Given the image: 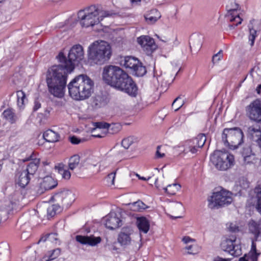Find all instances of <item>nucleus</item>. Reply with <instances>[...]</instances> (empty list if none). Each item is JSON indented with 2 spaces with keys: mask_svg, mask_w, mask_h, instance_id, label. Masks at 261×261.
<instances>
[{
  "mask_svg": "<svg viewBox=\"0 0 261 261\" xmlns=\"http://www.w3.org/2000/svg\"><path fill=\"white\" fill-rule=\"evenodd\" d=\"M84 55L83 47L79 44L74 45L70 49L67 58L63 53H59L57 58L60 64L53 66L48 70L46 79L49 91L54 96L63 97L67 74L83 59Z\"/></svg>",
  "mask_w": 261,
  "mask_h": 261,
  "instance_id": "obj_1",
  "label": "nucleus"
},
{
  "mask_svg": "<svg viewBox=\"0 0 261 261\" xmlns=\"http://www.w3.org/2000/svg\"><path fill=\"white\" fill-rule=\"evenodd\" d=\"M102 79L107 84L129 95L135 96L137 95L138 88L133 79L118 66H105L103 69Z\"/></svg>",
  "mask_w": 261,
  "mask_h": 261,
  "instance_id": "obj_2",
  "label": "nucleus"
},
{
  "mask_svg": "<svg viewBox=\"0 0 261 261\" xmlns=\"http://www.w3.org/2000/svg\"><path fill=\"white\" fill-rule=\"evenodd\" d=\"M93 85V81L87 75H80L68 84L69 94L76 100L86 99L91 96Z\"/></svg>",
  "mask_w": 261,
  "mask_h": 261,
  "instance_id": "obj_3",
  "label": "nucleus"
},
{
  "mask_svg": "<svg viewBox=\"0 0 261 261\" xmlns=\"http://www.w3.org/2000/svg\"><path fill=\"white\" fill-rule=\"evenodd\" d=\"M109 12L102 9L100 6L91 5L78 12V18L83 27H93L99 23L102 19L110 16Z\"/></svg>",
  "mask_w": 261,
  "mask_h": 261,
  "instance_id": "obj_4",
  "label": "nucleus"
},
{
  "mask_svg": "<svg viewBox=\"0 0 261 261\" xmlns=\"http://www.w3.org/2000/svg\"><path fill=\"white\" fill-rule=\"evenodd\" d=\"M111 56V47L104 41H95L88 48V58L97 64H102L109 60Z\"/></svg>",
  "mask_w": 261,
  "mask_h": 261,
  "instance_id": "obj_5",
  "label": "nucleus"
},
{
  "mask_svg": "<svg viewBox=\"0 0 261 261\" xmlns=\"http://www.w3.org/2000/svg\"><path fill=\"white\" fill-rule=\"evenodd\" d=\"M211 162L220 171H226L235 163L234 156L228 151L215 150L211 156Z\"/></svg>",
  "mask_w": 261,
  "mask_h": 261,
  "instance_id": "obj_6",
  "label": "nucleus"
},
{
  "mask_svg": "<svg viewBox=\"0 0 261 261\" xmlns=\"http://www.w3.org/2000/svg\"><path fill=\"white\" fill-rule=\"evenodd\" d=\"M243 134L239 127L225 128L222 134V140L225 146L235 149L243 142Z\"/></svg>",
  "mask_w": 261,
  "mask_h": 261,
  "instance_id": "obj_7",
  "label": "nucleus"
},
{
  "mask_svg": "<svg viewBox=\"0 0 261 261\" xmlns=\"http://www.w3.org/2000/svg\"><path fill=\"white\" fill-rule=\"evenodd\" d=\"M207 200L208 207L215 209L231 203L232 201V194L228 191L222 189L220 191L214 192Z\"/></svg>",
  "mask_w": 261,
  "mask_h": 261,
  "instance_id": "obj_8",
  "label": "nucleus"
},
{
  "mask_svg": "<svg viewBox=\"0 0 261 261\" xmlns=\"http://www.w3.org/2000/svg\"><path fill=\"white\" fill-rule=\"evenodd\" d=\"M121 65L126 68L130 69L132 73L137 76H143L146 73V69L145 66H143L138 59L132 57H125L121 61Z\"/></svg>",
  "mask_w": 261,
  "mask_h": 261,
  "instance_id": "obj_9",
  "label": "nucleus"
},
{
  "mask_svg": "<svg viewBox=\"0 0 261 261\" xmlns=\"http://www.w3.org/2000/svg\"><path fill=\"white\" fill-rule=\"evenodd\" d=\"M221 247L224 251L229 252L234 256H238L242 254L240 241L234 236L225 238L222 241Z\"/></svg>",
  "mask_w": 261,
  "mask_h": 261,
  "instance_id": "obj_10",
  "label": "nucleus"
},
{
  "mask_svg": "<svg viewBox=\"0 0 261 261\" xmlns=\"http://www.w3.org/2000/svg\"><path fill=\"white\" fill-rule=\"evenodd\" d=\"M52 198L62 204L63 206L70 205L75 199V195L70 190H63L56 193Z\"/></svg>",
  "mask_w": 261,
  "mask_h": 261,
  "instance_id": "obj_11",
  "label": "nucleus"
},
{
  "mask_svg": "<svg viewBox=\"0 0 261 261\" xmlns=\"http://www.w3.org/2000/svg\"><path fill=\"white\" fill-rule=\"evenodd\" d=\"M247 115L250 119L261 122V101L256 99L253 101L248 107Z\"/></svg>",
  "mask_w": 261,
  "mask_h": 261,
  "instance_id": "obj_12",
  "label": "nucleus"
},
{
  "mask_svg": "<svg viewBox=\"0 0 261 261\" xmlns=\"http://www.w3.org/2000/svg\"><path fill=\"white\" fill-rule=\"evenodd\" d=\"M120 213L114 212H111L105 218V225L110 229H114L121 225V220L120 219Z\"/></svg>",
  "mask_w": 261,
  "mask_h": 261,
  "instance_id": "obj_13",
  "label": "nucleus"
},
{
  "mask_svg": "<svg viewBox=\"0 0 261 261\" xmlns=\"http://www.w3.org/2000/svg\"><path fill=\"white\" fill-rule=\"evenodd\" d=\"M133 230L130 228H123L118 237V242L122 246H126L131 244Z\"/></svg>",
  "mask_w": 261,
  "mask_h": 261,
  "instance_id": "obj_14",
  "label": "nucleus"
},
{
  "mask_svg": "<svg viewBox=\"0 0 261 261\" xmlns=\"http://www.w3.org/2000/svg\"><path fill=\"white\" fill-rule=\"evenodd\" d=\"M138 43L148 52H152L155 49L154 40L148 36H142L137 39Z\"/></svg>",
  "mask_w": 261,
  "mask_h": 261,
  "instance_id": "obj_15",
  "label": "nucleus"
},
{
  "mask_svg": "<svg viewBox=\"0 0 261 261\" xmlns=\"http://www.w3.org/2000/svg\"><path fill=\"white\" fill-rule=\"evenodd\" d=\"M182 241L185 244H187L186 249L188 251V253L195 254L200 251L201 247L195 243V240L189 236H185Z\"/></svg>",
  "mask_w": 261,
  "mask_h": 261,
  "instance_id": "obj_16",
  "label": "nucleus"
},
{
  "mask_svg": "<svg viewBox=\"0 0 261 261\" xmlns=\"http://www.w3.org/2000/svg\"><path fill=\"white\" fill-rule=\"evenodd\" d=\"M57 184V181L55 180L51 177L46 176L44 178L43 181L40 183V188L38 190V193L41 194L45 191L55 188Z\"/></svg>",
  "mask_w": 261,
  "mask_h": 261,
  "instance_id": "obj_17",
  "label": "nucleus"
},
{
  "mask_svg": "<svg viewBox=\"0 0 261 261\" xmlns=\"http://www.w3.org/2000/svg\"><path fill=\"white\" fill-rule=\"evenodd\" d=\"M76 240L81 244L94 246L99 243L101 239L99 237H95L93 236H83L79 235L76 237Z\"/></svg>",
  "mask_w": 261,
  "mask_h": 261,
  "instance_id": "obj_18",
  "label": "nucleus"
},
{
  "mask_svg": "<svg viewBox=\"0 0 261 261\" xmlns=\"http://www.w3.org/2000/svg\"><path fill=\"white\" fill-rule=\"evenodd\" d=\"M248 135L253 141L256 142L258 146L261 141V130L258 126H251L248 128Z\"/></svg>",
  "mask_w": 261,
  "mask_h": 261,
  "instance_id": "obj_19",
  "label": "nucleus"
},
{
  "mask_svg": "<svg viewBox=\"0 0 261 261\" xmlns=\"http://www.w3.org/2000/svg\"><path fill=\"white\" fill-rule=\"evenodd\" d=\"M31 160L32 161L27 166L26 170L24 171L30 176H33L35 174L38 168V166L40 163V159L37 158L32 159V156H31L30 159H27L23 160V161L25 162Z\"/></svg>",
  "mask_w": 261,
  "mask_h": 261,
  "instance_id": "obj_20",
  "label": "nucleus"
},
{
  "mask_svg": "<svg viewBox=\"0 0 261 261\" xmlns=\"http://www.w3.org/2000/svg\"><path fill=\"white\" fill-rule=\"evenodd\" d=\"M136 224L140 231L146 233L150 227L149 221L144 217H137Z\"/></svg>",
  "mask_w": 261,
  "mask_h": 261,
  "instance_id": "obj_21",
  "label": "nucleus"
},
{
  "mask_svg": "<svg viewBox=\"0 0 261 261\" xmlns=\"http://www.w3.org/2000/svg\"><path fill=\"white\" fill-rule=\"evenodd\" d=\"M16 176L18 177L17 184L22 188H24L29 184L31 179V176L24 170L18 172Z\"/></svg>",
  "mask_w": 261,
  "mask_h": 261,
  "instance_id": "obj_22",
  "label": "nucleus"
},
{
  "mask_svg": "<svg viewBox=\"0 0 261 261\" xmlns=\"http://www.w3.org/2000/svg\"><path fill=\"white\" fill-rule=\"evenodd\" d=\"M10 254L9 244L7 243L0 244V261L7 260Z\"/></svg>",
  "mask_w": 261,
  "mask_h": 261,
  "instance_id": "obj_23",
  "label": "nucleus"
},
{
  "mask_svg": "<svg viewBox=\"0 0 261 261\" xmlns=\"http://www.w3.org/2000/svg\"><path fill=\"white\" fill-rule=\"evenodd\" d=\"M43 137L44 140L48 142H55L59 141V135L51 130L48 129L43 134Z\"/></svg>",
  "mask_w": 261,
  "mask_h": 261,
  "instance_id": "obj_24",
  "label": "nucleus"
},
{
  "mask_svg": "<svg viewBox=\"0 0 261 261\" xmlns=\"http://www.w3.org/2000/svg\"><path fill=\"white\" fill-rule=\"evenodd\" d=\"M159 12L156 10H152L150 13L147 14L145 16V20L148 24H153L155 23L161 17Z\"/></svg>",
  "mask_w": 261,
  "mask_h": 261,
  "instance_id": "obj_25",
  "label": "nucleus"
},
{
  "mask_svg": "<svg viewBox=\"0 0 261 261\" xmlns=\"http://www.w3.org/2000/svg\"><path fill=\"white\" fill-rule=\"evenodd\" d=\"M226 17L230 22L236 23L235 24L233 23L228 25L229 29L231 30L233 29L236 26L241 24L242 21V19L240 17L238 13L235 14L231 13L230 14H227Z\"/></svg>",
  "mask_w": 261,
  "mask_h": 261,
  "instance_id": "obj_26",
  "label": "nucleus"
},
{
  "mask_svg": "<svg viewBox=\"0 0 261 261\" xmlns=\"http://www.w3.org/2000/svg\"><path fill=\"white\" fill-rule=\"evenodd\" d=\"M260 225L261 223L259 221H255L251 220L248 224L249 230L254 234H258L260 231Z\"/></svg>",
  "mask_w": 261,
  "mask_h": 261,
  "instance_id": "obj_27",
  "label": "nucleus"
},
{
  "mask_svg": "<svg viewBox=\"0 0 261 261\" xmlns=\"http://www.w3.org/2000/svg\"><path fill=\"white\" fill-rule=\"evenodd\" d=\"M80 157L77 154H74L71 156L69 160L68 167L70 170H73L78 167L80 164Z\"/></svg>",
  "mask_w": 261,
  "mask_h": 261,
  "instance_id": "obj_28",
  "label": "nucleus"
},
{
  "mask_svg": "<svg viewBox=\"0 0 261 261\" xmlns=\"http://www.w3.org/2000/svg\"><path fill=\"white\" fill-rule=\"evenodd\" d=\"M4 117L10 123H13L16 120V116L11 109H7L3 113Z\"/></svg>",
  "mask_w": 261,
  "mask_h": 261,
  "instance_id": "obj_29",
  "label": "nucleus"
},
{
  "mask_svg": "<svg viewBox=\"0 0 261 261\" xmlns=\"http://www.w3.org/2000/svg\"><path fill=\"white\" fill-rule=\"evenodd\" d=\"M137 139L134 136H129L124 138L121 141V146L125 149H128L130 146L135 143Z\"/></svg>",
  "mask_w": 261,
  "mask_h": 261,
  "instance_id": "obj_30",
  "label": "nucleus"
},
{
  "mask_svg": "<svg viewBox=\"0 0 261 261\" xmlns=\"http://www.w3.org/2000/svg\"><path fill=\"white\" fill-rule=\"evenodd\" d=\"M58 239L57 238V234L55 233H49L46 236L42 237L39 241L38 243L41 242L47 241L48 244L49 243H57Z\"/></svg>",
  "mask_w": 261,
  "mask_h": 261,
  "instance_id": "obj_31",
  "label": "nucleus"
},
{
  "mask_svg": "<svg viewBox=\"0 0 261 261\" xmlns=\"http://www.w3.org/2000/svg\"><path fill=\"white\" fill-rule=\"evenodd\" d=\"M129 205L130 208L135 211H142L147 208L146 205L141 200L130 203Z\"/></svg>",
  "mask_w": 261,
  "mask_h": 261,
  "instance_id": "obj_32",
  "label": "nucleus"
},
{
  "mask_svg": "<svg viewBox=\"0 0 261 261\" xmlns=\"http://www.w3.org/2000/svg\"><path fill=\"white\" fill-rule=\"evenodd\" d=\"M180 186L179 184H173L169 185L167 187L164 188L165 192L170 195H174L177 191L179 190Z\"/></svg>",
  "mask_w": 261,
  "mask_h": 261,
  "instance_id": "obj_33",
  "label": "nucleus"
},
{
  "mask_svg": "<svg viewBox=\"0 0 261 261\" xmlns=\"http://www.w3.org/2000/svg\"><path fill=\"white\" fill-rule=\"evenodd\" d=\"M206 140L204 134H199L193 140V144L196 145L198 148H201L204 145Z\"/></svg>",
  "mask_w": 261,
  "mask_h": 261,
  "instance_id": "obj_34",
  "label": "nucleus"
},
{
  "mask_svg": "<svg viewBox=\"0 0 261 261\" xmlns=\"http://www.w3.org/2000/svg\"><path fill=\"white\" fill-rule=\"evenodd\" d=\"M92 103L95 106L100 107L106 104V98L101 94H97L94 97Z\"/></svg>",
  "mask_w": 261,
  "mask_h": 261,
  "instance_id": "obj_35",
  "label": "nucleus"
},
{
  "mask_svg": "<svg viewBox=\"0 0 261 261\" xmlns=\"http://www.w3.org/2000/svg\"><path fill=\"white\" fill-rule=\"evenodd\" d=\"M202 45L201 40L199 38H193L190 42V48L194 51H198Z\"/></svg>",
  "mask_w": 261,
  "mask_h": 261,
  "instance_id": "obj_36",
  "label": "nucleus"
},
{
  "mask_svg": "<svg viewBox=\"0 0 261 261\" xmlns=\"http://www.w3.org/2000/svg\"><path fill=\"white\" fill-rule=\"evenodd\" d=\"M238 8L239 5L234 0H230L229 3L227 5L228 14H230L231 13L233 14L237 13V10Z\"/></svg>",
  "mask_w": 261,
  "mask_h": 261,
  "instance_id": "obj_37",
  "label": "nucleus"
},
{
  "mask_svg": "<svg viewBox=\"0 0 261 261\" xmlns=\"http://www.w3.org/2000/svg\"><path fill=\"white\" fill-rule=\"evenodd\" d=\"M254 192L256 193V198L257 200L256 208L261 215V189L259 188H255Z\"/></svg>",
  "mask_w": 261,
  "mask_h": 261,
  "instance_id": "obj_38",
  "label": "nucleus"
},
{
  "mask_svg": "<svg viewBox=\"0 0 261 261\" xmlns=\"http://www.w3.org/2000/svg\"><path fill=\"white\" fill-rule=\"evenodd\" d=\"M122 128V126L119 123L109 124L108 127V130L109 133L114 134L118 133Z\"/></svg>",
  "mask_w": 261,
  "mask_h": 261,
  "instance_id": "obj_39",
  "label": "nucleus"
},
{
  "mask_svg": "<svg viewBox=\"0 0 261 261\" xmlns=\"http://www.w3.org/2000/svg\"><path fill=\"white\" fill-rule=\"evenodd\" d=\"M249 254L251 255V261L257 260V257L259 255V253H258L256 252V245L254 243V242H252V243L251 250Z\"/></svg>",
  "mask_w": 261,
  "mask_h": 261,
  "instance_id": "obj_40",
  "label": "nucleus"
},
{
  "mask_svg": "<svg viewBox=\"0 0 261 261\" xmlns=\"http://www.w3.org/2000/svg\"><path fill=\"white\" fill-rule=\"evenodd\" d=\"M17 103L19 107H21L24 105V100L25 99V94L22 91H18L17 92Z\"/></svg>",
  "mask_w": 261,
  "mask_h": 261,
  "instance_id": "obj_41",
  "label": "nucleus"
},
{
  "mask_svg": "<svg viewBox=\"0 0 261 261\" xmlns=\"http://www.w3.org/2000/svg\"><path fill=\"white\" fill-rule=\"evenodd\" d=\"M169 207L171 212H178L182 210L183 206L181 203L175 202L171 203Z\"/></svg>",
  "mask_w": 261,
  "mask_h": 261,
  "instance_id": "obj_42",
  "label": "nucleus"
},
{
  "mask_svg": "<svg viewBox=\"0 0 261 261\" xmlns=\"http://www.w3.org/2000/svg\"><path fill=\"white\" fill-rule=\"evenodd\" d=\"M180 97L179 96L176 98L172 103V107H174L175 111L178 110L184 105L182 101L180 100Z\"/></svg>",
  "mask_w": 261,
  "mask_h": 261,
  "instance_id": "obj_43",
  "label": "nucleus"
},
{
  "mask_svg": "<svg viewBox=\"0 0 261 261\" xmlns=\"http://www.w3.org/2000/svg\"><path fill=\"white\" fill-rule=\"evenodd\" d=\"M113 151L116 156L118 157L123 158L126 151L122 149L119 146H115L113 149Z\"/></svg>",
  "mask_w": 261,
  "mask_h": 261,
  "instance_id": "obj_44",
  "label": "nucleus"
},
{
  "mask_svg": "<svg viewBox=\"0 0 261 261\" xmlns=\"http://www.w3.org/2000/svg\"><path fill=\"white\" fill-rule=\"evenodd\" d=\"M59 209L60 207L58 205H53L48 208L47 213L50 216L53 217Z\"/></svg>",
  "mask_w": 261,
  "mask_h": 261,
  "instance_id": "obj_45",
  "label": "nucleus"
},
{
  "mask_svg": "<svg viewBox=\"0 0 261 261\" xmlns=\"http://www.w3.org/2000/svg\"><path fill=\"white\" fill-rule=\"evenodd\" d=\"M256 36V31L253 29L249 28V40L251 42L250 45L252 46L254 44V40Z\"/></svg>",
  "mask_w": 261,
  "mask_h": 261,
  "instance_id": "obj_46",
  "label": "nucleus"
},
{
  "mask_svg": "<svg viewBox=\"0 0 261 261\" xmlns=\"http://www.w3.org/2000/svg\"><path fill=\"white\" fill-rule=\"evenodd\" d=\"M60 254V249L59 248L53 250L52 253L48 256V259L46 261H50L56 258Z\"/></svg>",
  "mask_w": 261,
  "mask_h": 261,
  "instance_id": "obj_47",
  "label": "nucleus"
},
{
  "mask_svg": "<svg viewBox=\"0 0 261 261\" xmlns=\"http://www.w3.org/2000/svg\"><path fill=\"white\" fill-rule=\"evenodd\" d=\"M59 172L62 175L63 178L69 179L70 178L71 173L68 170H65L62 168H60L59 169Z\"/></svg>",
  "mask_w": 261,
  "mask_h": 261,
  "instance_id": "obj_48",
  "label": "nucleus"
},
{
  "mask_svg": "<svg viewBox=\"0 0 261 261\" xmlns=\"http://www.w3.org/2000/svg\"><path fill=\"white\" fill-rule=\"evenodd\" d=\"M161 175L160 176V177L157 178L155 179V182H154V184L157 188H159L161 186V184L159 183V180L160 181V182L162 183V185L163 184V179L164 178V175L163 173V168H162L161 169Z\"/></svg>",
  "mask_w": 261,
  "mask_h": 261,
  "instance_id": "obj_49",
  "label": "nucleus"
},
{
  "mask_svg": "<svg viewBox=\"0 0 261 261\" xmlns=\"http://www.w3.org/2000/svg\"><path fill=\"white\" fill-rule=\"evenodd\" d=\"M94 126L96 128H107L108 129L109 123L103 122H97L94 123Z\"/></svg>",
  "mask_w": 261,
  "mask_h": 261,
  "instance_id": "obj_50",
  "label": "nucleus"
},
{
  "mask_svg": "<svg viewBox=\"0 0 261 261\" xmlns=\"http://www.w3.org/2000/svg\"><path fill=\"white\" fill-rule=\"evenodd\" d=\"M222 51L220 50L213 57L212 61L214 63L218 62L222 58Z\"/></svg>",
  "mask_w": 261,
  "mask_h": 261,
  "instance_id": "obj_51",
  "label": "nucleus"
},
{
  "mask_svg": "<svg viewBox=\"0 0 261 261\" xmlns=\"http://www.w3.org/2000/svg\"><path fill=\"white\" fill-rule=\"evenodd\" d=\"M69 140L70 142L73 144H78L81 142H83L84 140L80 139L76 137V136H73L69 138Z\"/></svg>",
  "mask_w": 261,
  "mask_h": 261,
  "instance_id": "obj_52",
  "label": "nucleus"
},
{
  "mask_svg": "<svg viewBox=\"0 0 261 261\" xmlns=\"http://www.w3.org/2000/svg\"><path fill=\"white\" fill-rule=\"evenodd\" d=\"M115 177V173H111L109 174L107 177V181L111 182L112 185H114Z\"/></svg>",
  "mask_w": 261,
  "mask_h": 261,
  "instance_id": "obj_53",
  "label": "nucleus"
},
{
  "mask_svg": "<svg viewBox=\"0 0 261 261\" xmlns=\"http://www.w3.org/2000/svg\"><path fill=\"white\" fill-rule=\"evenodd\" d=\"M88 163L89 165V168L91 170L94 171L95 170L94 169V168L97 166V163H96L95 162H93L91 159H89L88 160Z\"/></svg>",
  "mask_w": 261,
  "mask_h": 261,
  "instance_id": "obj_54",
  "label": "nucleus"
},
{
  "mask_svg": "<svg viewBox=\"0 0 261 261\" xmlns=\"http://www.w3.org/2000/svg\"><path fill=\"white\" fill-rule=\"evenodd\" d=\"M41 104L38 99H35L34 101V105L33 107V111H37L39 108H41Z\"/></svg>",
  "mask_w": 261,
  "mask_h": 261,
  "instance_id": "obj_55",
  "label": "nucleus"
},
{
  "mask_svg": "<svg viewBox=\"0 0 261 261\" xmlns=\"http://www.w3.org/2000/svg\"><path fill=\"white\" fill-rule=\"evenodd\" d=\"M240 186L244 189L247 188L249 187V182L246 179L244 178L240 180Z\"/></svg>",
  "mask_w": 261,
  "mask_h": 261,
  "instance_id": "obj_56",
  "label": "nucleus"
},
{
  "mask_svg": "<svg viewBox=\"0 0 261 261\" xmlns=\"http://www.w3.org/2000/svg\"><path fill=\"white\" fill-rule=\"evenodd\" d=\"M230 231L232 232H236L239 231V227L235 224H230L229 227Z\"/></svg>",
  "mask_w": 261,
  "mask_h": 261,
  "instance_id": "obj_57",
  "label": "nucleus"
},
{
  "mask_svg": "<svg viewBox=\"0 0 261 261\" xmlns=\"http://www.w3.org/2000/svg\"><path fill=\"white\" fill-rule=\"evenodd\" d=\"M160 146H158L157 147V150H156V158H163L165 154L164 153H161L160 151H159V149H160Z\"/></svg>",
  "mask_w": 261,
  "mask_h": 261,
  "instance_id": "obj_58",
  "label": "nucleus"
},
{
  "mask_svg": "<svg viewBox=\"0 0 261 261\" xmlns=\"http://www.w3.org/2000/svg\"><path fill=\"white\" fill-rule=\"evenodd\" d=\"M251 255L249 254L248 256L245 255L244 257H241L239 259V261H250Z\"/></svg>",
  "mask_w": 261,
  "mask_h": 261,
  "instance_id": "obj_59",
  "label": "nucleus"
},
{
  "mask_svg": "<svg viewBox=\"0 0 261 261\" xmlns=\"http://www.w3.org/2000/svg\"><path fill=\"white\" fill-rule=\"evenodd\" d=\"M196 146H197L196 145L194 144V146H190L189 147V151L191 152L192 153H195L196 152L197 149L196 148Z\"/></svg>",
  "mask_w": 261,
  "mask_h": 261,
  "instance_id": "obj_60",
  "label": "nucleus"
},
{
  "mask_svg": "<svg viewBox=\"0 0 261 261\" xmlns=\"http://www.w3.org/2000/svg\"><path fill=\"white\" fill-rule=\"evenodd\" d=\"M214 261H230V259L228 258H223L218 256L214 259Z\"/></svg>",
  "mask_w": 261,
  "mask_h": 261,
  "instance_id": "obj_61",
  "label": "nucleus"
},
{
  "mask_svg": "<svg viewBox=\"0 0 261 261\" xmlns=\"http://www.w3.org/2000/svg\"><path fill=\"white\" fill-rule=\"evenodd\" d=\"M137 176L139 178V179H140L141 180H148L150 178V177H149L148 178H146L144 177L141 176L140 175H139L138 174H137Z\"/></svg>",
  "mask_w": 261,
  "mask_h": 261,
  "instance_id": "obj_62",
  "label": "nucleus"
},
{
  "mask_svg": "<svg viewBox=\"0 0 261 261\" xmlns=\"http://www.w3.org/2000/svg\"><path fill=\"white\" fill-rule=\"evenodd\" d=\"M131 1V2L132 3H138V2H140L141 1V0H130Z\"/></svg>",
  "mask_w": 261,
  "mask_h": 261,
  "instance_id": "obj_63",
  "label": "nucleus"
},
{
  "mask_svg": "<svg viewBox=\"0 0 261 261\" xmlns=\"http://www.w3.org/2000/svg\"><path fill=\"white\" fill-rule=\"evenodd\" d=\"M48 257L47 256H44L42 259L40 260V261H46L47 259H48Z\"/></svg>",
  "mask_w": 261,
  "mask_h": 261,
  "instance_id": "obj_64",
  "label": "nucleus"
}]
</instances>
